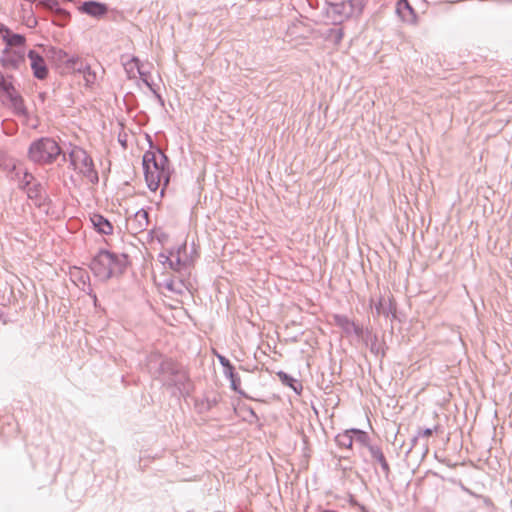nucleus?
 I'll return each instance as SVG.
<instances>
[{"label":"nucleus","mask_w":512,"mask_h":512,"mask_svg":"<svg viewBox=\"0 0 512 512\" xmlns=\"http://www.w3.org/2000/svg\"><path fill=\"white\" fill-rule=\"evenodd\" d=\"M144 178L150 191L155 192L161 184L164 188L170 182V161L161 148L147 150L142 157Z\"/></svg>","instance_id":"f257e3e1"},{"label":"nucleus","mask_w":512,"mask_h":512,"mask_svg":"<svg viewBox=\"0 0 512 512\" xmlns=\"http://www.w3.org/2000/svg\"><path fill=\"white\" fill-rule=\"evenodd\" d=\"M165 387L172 390L173 396L187 397L193 390V383L190 380L185 368L172 359H163L158 368Z\"/></svg>","instance_id":"f03ea898"},{"label":"nucleus","mask_w":512,"mask_h":512,"mask_svg":"<svg viewBox=\"0 0 512 512\" xmlns=\"http://www.w3.org/2000/svg\"><path fill=\"white\" fill-rule=\"evenodd\" d=\"M127 265L126 254H117L102 248L92 258L89 267L96 277L105 282L115 275L123 274Z\"/></svg>","instance_id":"7ed1b4c3"},{"label":"nucleus","mask_w":512,"mask_h":512,"mask_svg":"<svg viewBox=\"0 0 512 512\" xmlns=\"http://www.w3.org/2000/svg\"><path fill=\"white\" fill-rule=\"evenodd\" d=\"M62 153L57 141L51 137H40L32 141L28 148V158L35 164L49 165Z\"/></svg>","instance_id":"20e7f679"},{"label":"nucleus","mask_w":512,"mask_h":512,"mask_svg":"<svg viewBox=\"0 0 512 512\" xmlns=\"http://www.w3.org/2000/svg\"><path fill=\"white\" fill-rule=\"evenodd\" d=\"M71 64L73 66L69 71L72 73L81 74L85 87L92 89L98 80L97 72L92 69L91 65L85 59L79 56H77L75 62H71Z\"/></svg>","instance_id":"39448f33"},{"label":"nucleus","mask_w":512,"mask_h":512,"mask_svg":"<svg viewBox=\"0 0 512 512\" xmlns=\"http://www.w3.org/2000/svg\"><path fill=\"white\" fill-rule=\"evenodd\" d=\"M71 163L74 164L75 160H79L83 166L82 173L92 183H97L99 180L98 173L94 168L92 157L83 149H79L78 152L72 151L70 153Z\"/></svg>","instance_id":"423d86ee"},{"label":"nucleus","mask_w":512,"mask_h":512,"mask_svg":"<svg viewBox=\"0 0 512 512\" xmlns=\"http://www.w3.org/2000/svg\"><path fill=\"white\" fill-rule=\"evenodd\" d=\"M325 6H327V16L332 19V23L335 25L341 24L352 17V10L348 7L347 1L339 3L326 1Z\"/></svg>","instance_id":"0eeeda50"},{"label":"nucleus","mask_w":512,"mask_h":512,"mask_svg":"<svg viewBox=\"0 0 512 512\" xmlns=\"http://www.w3.org/2000/svg\"><path fill=\"white\" fill-rule=\"evenodd\" d=\"M78 11L95 19H102L108 14L109 7L100 1L87 0L78 6Z\"/></svg>","instance_id":"6e6552de"},{"label":"nucleus","mask_w":512,"mask_h":512,"mask_svg":"<svg viewBox=\"0 0 512 512\" xmlns=\"http://www.w3.org/2000/svg\"><path fill=\"white\" fill-rule=\"evenodd\" d=\"M0 63L4 68L18 69L25 63L24 49L11 50L10 48L5 47L2 50Z\"/></svg>","instance_id":"1a4fd4ad"},{"label":"nucleus","mask_w":512,"mask_h":512,"mask_svg":"<svg viewBox=\"0 0 512 512\" xmlns=\"http://www.w3.org/2000/svg\"><path fill=\"white\" fill-rule=\"evenodd\" d=\"M334 323L339 327L345 335L355 334L358 338L364 337L363 327L357 325L354 321L350 320L346 315L334 314Z\"/></svg>","instance_id":"9d476101"},{"label":"nucleus","mask_w":512,"mask_h":512,"mask_svg":"<svg viewBox=\"0 0 512 512\" xmlns=\"http://www.w3.org/2000/svg\"><path fill=\"white\" fill-rule=\"evenodd\" d=\"M27 57L30 60L33 76L39 80H44L48 76L45 59L35 50H29Z\"/></svg>","instance_id":"9b49d317"},{"label":"nucleus","mask_w":512,"mask_h":512,"mask_svg":"<svg viewBox=\"0 0 512 512\" xmlns=\"http://www.w3.org/2000/svg\"><path fill=\"white\" fill-rule=\"evenodd\" d=\"M366 344L369 343V350L376 357H380L381 359L386 356V351L388 350V346L385 342L379 343L377 334L373 333L371 329L366 328L364 330V337Z\"/></svg>","instance_id":"f8f14e48"},{"label":"nucleus","mask_w":512,"mask_h":512,"mask_svg":"<svg viewBox=\"0 0 512 512\" xmlns=\"http://www.w3.org/2000/svg\"><path fill=\"white\" fill-rule=\"evenodd\" d=\"M49 59L57 66L64 65L67 70H71V62H75L77 56H69L67 52L60 48L51 47L48 51Z\"/></svg>","instance_id":"ddd939ff"},{"label":"nucleus","mask_w":512,"mask_h":512,"mask_svg":"<svg viewBox=\"0 0 512 512\" xmlns=\"http://www.w3.org/2000/svg\"><path fill=\"white\" fill-rule=\"evenodd\" d=\"M226 379L230 382V388L240 396L248 398L247 394L241 389V377L235 366L226 358Z\"/></svg>","instance_id":"4468645a"},{"label":"nucleus","mask_w":512,"mask_h":512,"mask_svg":"<svg viewBox=\"0 0 512 512\" xmlns=\"http://www.w3.org/2000/svg\"><path fill=\"white\" fill-rule=\"evenodd\" d=\"M396 13L407 23L414 24L417 21V13L408 0H397Z\"/></svg>","instance_id":"2eb2a0df"},{"label":"nucleus","mask_w":512,"mask_h":512,"mask_svg":"<svg viewBox=\"0 0 512 512\" xmlns=\"http://www.w3.org/2000/svg\"><path fill=\"white\" fill-rule=\"evenodd\" d=\"M90 221L98 233L103 235H111L113 233L112 223L103 215L95 213L90 217Z\"/></svg>","instance_id":"dca6fc26"},{"label":"nucleus","mask_w":512,"mask_h":512,"mask_svg":"<svg viewBox=\"0 0 512 512\" xmlns=\"http://www.w3.org/2000/svg\"><path fill=\"white\" fill-rule=\"evenodd\" d=\"M7 99L9 100L11 108L15 115L24 118L29 117V112L25 106L24 99L18 92H15Z\"/></svg>","instance_id":"f3484780"},{"label":"nucleus","mask_w":512,"mask_h":512,"mask_svg":"<svg viewBox=\"0 0 512 512\" xmlns=\"http://www.w3.org/2000/svg\"><path fill=\"white\" fill-rule=\"evenodd\" d=\"M232 406L233 412L237 417L248 421L249 423H253L254 421L258 420V416L252 407L246 404H241L240 402L236 405L232 404Z\"/></svg>","instance_id":"a211bd4d"},{"label":"nucleus","mask_w":512,"mask_h":512,"mask_svg":"<svg viewBox=\"0 0 512 512\" xmlns=\"http://www.w3.org/2000/svg\"><path fill=\"white\" fill-rule=\"evenodd\" d=\"M276 375L284 386H287L290 389H292L297 395H300L302 393L303 386L298 379L294 378L292 375L282 370L278 371Z\"/></svg>","instance_id":"6ab92c4d"},{"label":"nucleus","mask_w":512,"mask_h":512,"mask_svg":"<svg viewBox=\"0 0 512 512\" xmlns=\"http://www.w3.org/2000/svg\"><path fill=\"white\" fill-rule=\"evenodd\" d=\"M369 452L371 455V458L375 460L381 467L384 475L386 478H388L391 470L390 465L386 460V457L381 449L380 446L376 445L375 447H369Z\"/></svg>","instance_id":"aec40b11"},{"label":"nucleus","mask_w":512,"mask_h":512,"mask_svg":"<svg viewBox=\"0 0 512 512\" xmlns=\"http://www.w3.org/2000/svg\"><path fill=\"white\" fill-rule=\"evenodd\" d=\"M349 432L353 433V439L357 443H359L361 446L366 447L369 450V447H375L376 444L371 443V439L369 434L359 428H350Z\"/></svg>","instance_id":"412c9836"},{"label":"nucleus","mask_w":512,"mask_h":512,"mask_svg":"<svg viewBox=\"0 0 512 512\" xmlns=\"http://www.w3.org/2000/svg\"><path fill=\"white\" fill-rule=\"evenodd\" d=\"M3 41L6 43V47H16L17 49H23L26 38L23 34L13 33L12 31L8 35L3 36Z\"/></svg>","instance_id":"4be33fe9"},{"label":"nucleus","mask_w":512,"mask_h":512,"mask_svg":"<svg viewBox=\"0 0 512 512\" xmlns=\"http://www.w3.org/2000/svg\"><path fill=\"white\" fill-rule=\"evenodd\" d=\"M10 172L14 174V178L19 180V188L24 191H26V189L29 188L32 182L35 180L33 174L28 171H25L23 173V177L20 178V172L17 170L15 164L12 166Z\"/></svg>","instance_id":"5701e85b"},{"label":"nucleus","mask_w":512,"mask_h":512,"mask_svg":"<svg viewBox=\"0 0 512 512\" xmlns=\"http://www.w3.org/2000/svg\"><path fill=\"white\" fill-rule=\"evenodd\" d=\"M12 79V75L5 77L3 73L0 71V91L3 92L7 98L15 92H17L11 81Z\"/></svg>","instance_id":"b1692460"},{"label":"nucleus","mask_w":512,"mask_h":512,"mask_svg":"<svg viewBox=\"0 0 512 512\" xmlns=\"http://www.w3.org/2000/svg\"><path fill=\"white\" fill-rule=\"evenodd\" d=\"M353 433L346 429L343 433H339L335 436V442L339 447L351 449L353 445Z\"/></svg>","instance_id":"393cba45"},{"label":"nucleus","mask_w":512,"mask_h":512,"mask_svg":"<svg viewBox=\"0 0 512 512\" xmlns=\"http://www.w3.org/2000/svg\"><path fill=\"white\" fill-rule=\"evenodd\" d=\"M134 222L136 223V229L139 231L145 230L149 224V214L145 209H139L134 214Z\"/></svg>","instance_id":"a878e982"},{"label":"nucleus","mask_w":512,"mask_h":512,"mask_svg":"<svg viewBox=\"0 0 512 512\" xmlns=\"http://www.w3.org/2000/svg\"><path fill=\"white\" fill-rule=\"evenodd\" d=\"M25 192L27 193L28 198L31 200H36L45 194L44 188L40 182H35L33 185L27 188Z\"/></svg>","instance_id":"bb28decb"},{"label":"nucleus","mask_w":512,"mask_h":512,"mask_svg":"<svg viewBox=\"0 0 512 512\" xmlns=\"http://www.w3.org/2000/svg\"><path fill=\"white\" fill-rule=\"evenodd\" d=\"M172 261L168 263L169 267L175 271H181L183 268L186 267V263L181 260L179 256V251L175 254L174 252H171Z\"/></svg>","instance_id":"cd10ccee"},{"label":"nucleus","mask_w":512,"mask_h":512,"mask_svg":"<svg viewBox=\"0 0 512 512\" xmlns=\"http://www.w3.org/2000/svg\"><path fill=\"white\" fill-rule=\"evenodd\" d=\"M347 4L352 10V17L361 14L364 9L363 0H348Z\"/></svg>","instance_id":"c85d7f7f"},{"label":"nucleus","mask_w":512,"mask_h":512,"mask_svg":"<svg viewBox=\"0 0 512 512\" xmlns=\"http://www.w3.org/2000/svg\"><path fill=\"white\" fill-rule=\"evenodd\" d=\"M344 32L341 28H330L328 31V38L335 44H339L343 39Z\"/></svg>","instance_id":"c756f323"},{"label":"nucleus","mask_w":512,"mask_h":512,"mask_svg":"<svg viewBox=\"0 0 512 512\" xmlns=\"http://www.w3.org/2000/svg\"><path fill=\"white\" fill-rule=\"evenodd\" d=\"M396 314H397L396 303L392 300H389L388 305L385 307V310H383V315L385 317H391L392 319H395Z\"/></svg>","instance_id":"7c9ffc66"},{"label":"nucleus","mask_w":512,"mask_h":512,"mask_svg":"<svg viewBox=\"0 0 512 512\" xmlns=\"http://www.w3.org/2000/svg\"><path fill=\"white\" fill-rule=\"evenodd\" d=\"M183 286L184 285L182 282H175L173 280L166 281V283H165L166 289H168L171 292H175V293H179V294L182 293Z\"/></svg>","instance_id":"2f4dec72"},{"label":"nucleus","mask_w":512,"mask_h":512,"mask_svg":"<svg viewBox=\"0 0 512 512\" xmlns=\"http://www.w3.org/2000/svg\"><path fill=\"white\" fill-rule=\"evenodd\" d=\"M439 429V425H435L433 428H419L417 430L418 437H430L434 432H437Z\"/></svg>","instance_id":"473e14b6"},{"label":"nucleus","mask_w":512,"mask_h":512,"mask_svg":"<svg viewBox=\"0 0 512 512\" xmlns=\"http://www.w3.org/2000/svg\"><path fill=\"white\" fill-rule=\"evenodd\" d=\"M33 201H34L35 205L39 208H44L51 202L50 198L46 194H43L38 199L33 200Z\"/></svg>","instance_id":"72a5a7b5"},{"label":"nucleus","mask_w":512,"mask_h":512,"mask_svg":"<svg viewBox=\"0 0 512 512\" xmlns=\"http://www.w3.org/2000/svg\"><path fill=\"white\" fill-rule=\"evenodd\" d=\"M143 82L146 84L147 87H149V89L152 91V93L158 99L159 103L161 105H164V100H163L162 96L153 88L152 84L146 79H143Z\"/></svg>","instance_id":"f704fd0d"},{"label":"nucleus","mask_w":512,"mask_h":512,"mask_svg":"<svg viewBox=\"0 0 512 512\" xmlns=\"http://www.w3.org/2000/svg\"><path fill=\"white\" fill-rule=\"evenodd\" d=\"M159 261L163 264H168L170 261H172L171 253L169 255H166L165 253H160L158 255Z\"/></svg>","instance_id":"c9c22d12"},{"label":"nucleus","mask_w":512,"mask_h":512,"mask_svg":"<svg viewBox=\"0 0 512 512\" xmlns=\"http://www.w3.org/2000/svg\"><path fill=\"white\" fill-rule=\"evenodd\" d=\"M385 305L382 302V299L375 305V312L377 315H383V310H385Z\"/></svg>","instance_id":"e433bc0d"},{"label":"nucleus","mask_w":512,"mask_h":512,"mask_svg":"<svg viewBox=\"0 0 512 512\" xmlns=\"http://www.w3.org/2000/svg\"><path fill=\"white\" fill-rule=\"evenodd\" d=\"M10 32V28L0 22V37L3 39V36L8 35Z\"/></svg>","instance_id":"4c0bfd02"},{"label":"nucleus","mask_w":512,"mask_h":512,"mask_svg":"<svg viewBox=\"0 0 512 512\" xmlns=\"http://www.w3.org/2000/svg\"><path fill=\"white\" fill-rule=\"evenodd\" d=\"M418 440H419V437L417 434L415 436H413V438L411 439L410 447L406 451V454H409L412 451V449L416 446Z\"/></svg>","instance_id":"58836bf2"},{"label":"nucleus","mask_w":512,"mask_h":512,"mask_svg":"<svg viewBox=\"0 0 512 512\" xmlns=\"http://www.w3.org/2000/svg\"><path fill=\"white\" fill-rule=\"evenodd\" d=\"M215 355L217 356L218 361L221 364V366L224 368V354H221V353L215 351Z\"/></svg>","instance_id":"ea45409f"},{"label":"nucleus","mask_w":512,"mask_h":512,"mask_svg":"<svg viewBox=\"0 0 512 512\" xmlns=\"http://www.w3.org/2000/svg\"><path fill=\"white\" fill-rule=\"evenodd\" d=\"M483 500H484L485 505H487V506L492 505V501L489 498L484 497Z\"/></svg>","instance_id":"a19ab883"},{"label":"nucleus","mask_w":512,"mask_h":512,"mask_svg":"<svg viewBox=\"0 0 512 512\" xmlns=\"http://www.w3.org/2000/svg\"><path fill=\"white\" fill-rule=\"evenodd\" d=\"M89 295L93 298L94 303H96L97 302L96 294H92L91 292H89Z\"/></svg>","instance_id":"79ce46f5"},{"label":"nucleus","mask_w":512,"mask_h":512,"mask_svg":"<svg viewBox=\"0 0 512 512\" xmlns=\"http://www.w3.org/2000/svg\"><path fill=\"white\" fill-rule=\"evenodd\" d=\"M230 193H232L231 188L230 187H226L225 195H230Z\"/></svg>","instance_id":"37998d69"},{"label":"nucleus","mask_w":512,"mask_h":512,"mask_svg":"<svg viewBox=\"0 0 512 512\" xmlns=\"http://www.w3.org/2000/svg\"><path fill=\"white\" fill-rule=\"evenodd\" d=\"M215 285H216V289H217L218 293L220 294V293H221V290H220V288H219L218 284H215Z\"/></svg>","instance_id":"c03bdc74"},{"label":"nucleus","mask_w":512,"mask_h":512,"mask_svg":"<svg viewBox=\"0 0 512 512\" xmlns=\"http://www.w3.org/2000/svg\"><path fill=\"white\" fill-rule=\"evenodd\" d=\"M150 148H154V147H153V142H152V141H150Z\"/></svg>","instance_id":"a18cd8bd"},{"label":"nucleus","mask_w":512,"mask_h":512,"mask_svg":"<svg viewBox=\"0 0 512 512\" xmlns=\"http://www.w3.org/2000/svg\"><path fill=\"white\" fill-rule=\"evenodd\" d=\"M507 2L512 3V0H507Z\"/></svg>","instance_id":"49530a36"}]
</instances>
